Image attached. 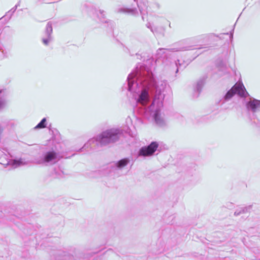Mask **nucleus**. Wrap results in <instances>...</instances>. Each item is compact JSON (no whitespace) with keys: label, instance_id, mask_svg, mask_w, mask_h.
I'll return each instance as SVG.
<instances>
[{"label":"nucleus","instance_id":"nucleus-1","mask_svg":"<svg viewBox=\"0 0 260 260\" xmlns=\"http://www.w3.org/2000/svg\"><path fill=\"white\" fill-rule=\"evenodd\" d=\"M127 82L123 87L133 94L136 102L134 111L146 118L154 112L155 123L159 126H164L165 121L161 116L160 108L163 106L167 81H156L148 67L139 64L135 71L127 76Z\"/></svg>","mask_w":260,"mask_h":260},{"label":"nucleus","instance_id":"nucleus-2","mask_svg":"<svg viewBox=\"0 0 260 260\" xmlns=\"http://www.w3.org/2000/svg\"><path fill=\"white\" fill-rule=\"evenodd\" d=\"M123 134V130L120 128H111L103 131L95 137L90 139L80 150L88 151L94 143L101 147L108 146L118 141Z\"/></svg>","mask_w":260,"mask_h":260},{"label":"nucleus","instance_id":"nucleus-3","mask_svg":"<svg viewBox=\"0 0 260 260\" xmlns=\"http://www.w3.org/2000/svg\"><path fill=\"white\" fill-rule=\"evenodd\" d=\"M61 157L58 153L52 150L44 152L41 156L36 158L35 160L37 164L47 166L56 164Z\"/></svg>","mask_w":260,"mask_h":260},{"label":"nucleus","instance_id":"nucleus-4","mask_svg":"<svg viewBox=\"0 0 260 260\" xmlns=\"http://www.w3.org/2000/svg\"><path fill=\"white\" fill-rule=\"evenodd\" d=\"M236 94H238L242 98H245L249 95L243 84L242 83H237L226 93L224 99L225 101H228Z\"/></svg>","mask_w":260,"mask_h":260},{"label":"nucleus","instance_id":"nucleus-5","mask_svg":"<svg viewBox=\"0 0 260 260\" xmlns=\"http://www.w3.org/2000/svg\"><path fill=\"white\" fill-rule=\"evenodd\" d=\"M158 147V143L156 141H153L146 146L141 147L139 152V156H150L154 154Z\"/></svg>","mask_w":260,"mask_h":260},{"label":"nucleus","instance_id":"nucleus-6","mask_svg":"<svg viewBox=\"0 0 260 260\" xmlns=\"http://www.w3.org/2000/svg\"><path fill=\"white\" fill-rule=\"evenodd\" d=\"M246 107L248 111L253 113L260 111V100L255 99H250L246 103ZM258 127H260V123L256 124Z\"/></svg>","mask_w":260,"mask_h":260},{"label":"nucleus","instance_id":"nucleus-7","mask_svg":"<svg viewBox=\"0 0 260 260\" xmlns=\"http://www.w3.org/2000/svg\"><path fill=\"white\" fill-rule=\"evenodd\" d=\"M189 47H181V48H160L157 49L156 53V57L157 59H159L164 56H165V54L166 51H171V52H175V51H183L186 50H189Z\"/></svg>","mask_w":260,"mask_h":260},{"label":"nucleus","instance_id":"nucleus-8","mask_svg":"<svg viewBox=\"0 0 260 260\" xmlns=\"http://www.w3.org/2000/svg\"><path fill=\"white\" fill-rule=\"evenodd\" d=\"M52 33V26L51 22H48L47 24L45 34L46 38H43L42 39L43 43L45 45H48L49 43L52 41V37L51 34Z\"/></svg>","mask_w":260,"mask_h":260},{"label":"nucleus","instance_id":"nucleus-9","mask_svg":"<svg viewBox=\"0 0 260 260\" xmlns=\"http://www.w3.org/2000/svg\"><path fill=\"white\" fill-rule=\"evenodd\" d=\"M129 158L126 157L117 161L114 164V165L115 166L116 169H121L127 166L129 163Z\"/></svg>","mask_w":260,"mask_h":260},{"label":"nucleus","instance_id":"nucleus-10","mask_svg":"<svg viewBox=\"0 0 260 260\" xmlns=\"http://www.w3.org/2000/svg\"><path fill=\"white\" fill-rule=\"evenodd\" d=\"M117 12L128 14L134 16H136L138 14V12L135 8H120L118 9Z\"/></svg>","mask_w":260,"mask_h":260},{"label":"nucleus","instance_id":"nucleus-11","mask_svg":"<svg viewBox=\"0 0 260 260\" xmlns=\"http://www.w3.org/2000/svg\"><path fill=\"white\" fill-rule=\"evenodd\" d=\"M205 83V79L202 78L200 79L196 84V87L194 89V92H197L196 94L194 95L197 98L199 96L201 93L203 87Z\"/></svg>","mask_w":260,"mask_h":260},{"label":"nucleus","instance_id":"nucleus-12","mask_svg":"<svg viewBox=\"0 0 260 260\" xmlns=\"http://www.w3.org/2000/svg\"><path fill=\"white\" fill-rule=\"evenodd\" d=\"M73 255L69 254L68 252L63 251L59 253L56 258V260H73Z\"/></svg>","mask_w":260,"mask_h":260},{"label":"nucleus","instance_id":"nucleus-13","mask_svg":"<svg viewBox=\"0 0 260 260\" xmlns=\"http://www.w3.org/2000/svg\"><path fill=\"white\" fill-rule=\"evenodd\" d=\"M8 165H10L13 167V168H16L21 165H23L22 159H12L9 161L8 163Z\"/></svg>","mask_w":260,"mask_h":260},{"label":"nucleus","instance_id":"nucleus-14","mask_svg":"<svg viewBox=\"0 0 260 260\" xmlns=\"http://www.w3.org/2000/svg\"><path fill=\"white\" fill-rule=\"evenodd\" d=\"M138 7L139 8L140 12L142 15V19H144V15L145 13H147V6L144 4H137Z\"/></svg>","mask_w":260,"mask_h":260},{"label":"nucleus","instance_id":"nucleus-15","mask_svg":"<svg viewBox=\"0 0 260 260\" xmlns=\"http://www.w3.org/2000/svg\"><path fill=\"white\" fill-rule=\"evenodd\" d=\"M5 96L6 94L4 93V90H0V109L3 108L6 104Z\"/></svg>","mask_w":260,"mask_h":260},{"label":"nucleus","instance_id":"nucleus-16","mask_svg":"<svg viewBox=\"0 0 260 260\" xmlns=\"http://www.w3.org/2000/svg\"><path fill=\"white\" fill-rule=\"evenodd\" d=\"M97 15L101 22L105 23L109 22L108 20H105V12L104 10H100L99 11V13H98Z\"/></svg>","mask_w":260,"mask_h":260},{"label":"nucleus","instance_id":"nucleus-17","mask_svg":"<svg viewBox=\"0 0 260 260\" xmlns=\"http://www.w3.org/2000/svg\"><path fill=\"white\" fill-rule=\"evenodd\" d=\"M8 56V52L4 48L3 45L0 43V59H3Z\"/></svg>","mask_w":260,"mask_h":260},{"label":"nucleus","instance_id":"nucleus-18","mask_svg":"<svg viewBox=\"0 0 260 260\" xmlns=\"http://www.w3.org/2000/svg\"><path fill=\"white\" fill-rule=\"evenodd\" d=\"M46 127V118H43L41 121L35 127V129L43 128Z\"/></svg>","mask_w":260,"mask_h":260},{"label":"nucleus","instance_id":"nucleus-19","mask_svg":"<svg viewBox=\"0 0 260 260\" xmlns=\"http://www.w3.org/2000/svg\"><path fill=\"white\" fill-rule=\"evenodd\" d=\"M251 207L252 206L251 205H249V206H247V207L241 208V210L242 213H246L248 212L249 211V210L251 209Z\"/></svg>","mask_w":260,"mask_h":260},{"label":"nucleus","instance_id":"nucleus-20","mask_svg":"<svg viewBox=\"0 0 260 260\" xmlns=\"http://www.w3.org/2000/svg\"><path fill=\"white\" fill-rule=\"evenodd\" d=\"M17 8V6H15L13 8H12L8 12V14L11 16L12 14L15 12Z\"/></svg>","mask_w":260,"mask_h":260},{"label":"nucleus","instance_id":"nucleus-21","mask_svg":"<svg viewBox=\"0 0 260 260\" xmlns=\"http://www.w3.org/2000/svg\"><path fill=\"white\" fill-rule=\"evenodd\" d=\"M241 214H242L241 208L236 210L234 213V215L235 216H238V215H240Z\"/></svg>","mask_w":260,"mask_h":260},{"label":"nucleus","instance_id":"nucleus-22","mask_svg":"<svg viewBox=\"0 0 260 260\" xmlns=\"http://www.w3.org/2000/svg\"><path fill=\"white\" fill-rule=\"evenodd\" d=\"M147 27H148V28H150L151 31L152 32H154V30H153V29L152 27L150 26V24H149V25H147Z\"/></svg>","mask_w":260,"mask_h":260},{"label":"nucleus","instance_id":"nucleus-23","mask_svg":"<svg viewBox=\"0 0 260 260\" xmlns=\"http://www.w3.org/2000/svg\"><path fill=\"white\" fill-rule=\"evenodd\" d=\"M176 64L177 66H178V65L179 64L180 67H181V64L180 63V60H177V61L176 62Z\"/></svg>","mask_w":260,"mask_h":260},{"label":"nucleus","instance_id":"nucleus-24","mask_svg":"<svg viewBox=\"0 0 260 260\" xmlns=\"http://www.w3.org/2000/svg\"><path fill=\"white\" fill-rule=\"evenodd\" d=\"M20 1H19L18 2V3L15 6H17V7H18V6H20Z\"/></svg>","mask_w":260,"mask_h":260},{"label":"nucleus","instance_id":"nucleus-25","mask_svg":"<svg viewBox=\"0 0 260 260\" xmlns=\"http://www.w3.org/2000/svg\"><path fill=\"white\" fill-rule=\"evenodd\" d=\"M3 131V129L0 126V134Z\"/></svg>","mask_w":260,"mask_h":260},{"label":"nucleus","instance_id":"nucleus-26","mask_svg":"<svg viewBox=\"0 0 260 260\" xmlns=\"http://www.w3.org/2000/svg\"><path fill=\"white\" fill-rule=\"evenodd\" d=\"M233 35L232 34H231V37L233 38Z\"/></svg>","mask_w":260,"mask_h":260},{"label":"nucleus","instance_id":"nucleus-27","mask_svg":"<svg viewBox=\"0 0 260 260\" xmlns=\"http://www.w3.org/2000/svg\"><path fill=\"white\" fill-rule=\"evenodd\" d=\"M178 68L176 70V73L178 72Z\"/></svg>","mask_w":260,"mask_h":260},{"label":"nucleus","instance_id":"nucleus-28","mask_svg":"<svg viewBox=\"0 0 260 260\" xmlns=\"http://www.w3.org/2000/svg\"><path fill=\"white\" fill-rule=\"evenodd\" d=\"M135 1H136V0H134Z\"/></svg>","mask_w":260,"mask_h":260}]
</instances>
